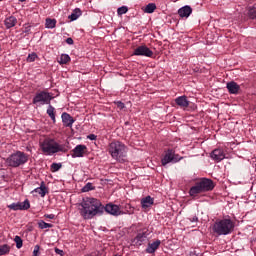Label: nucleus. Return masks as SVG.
<instances>
[{"label":"nucleus","instance_id":"obj_8","mask_svg":"<svg viewBox=\"0 0 256 256\" xmlns=\"http://www.w3.org/2000/svg\"><path fill=\"white\" fill-rule=\"evenodd\" d=\"M30 208L31 203L29 202V199L8 205V209H11L12 211H27Z\"/></svg>","mask_w":256,"mask_h":256},{"label":"nucleus","instance_id":"obj_9","mask_svg":"<svg viewBox=\"0 0 256 256\" xmlns=\"http://www.w3.org/2000/svg\"><path fill=\"white\" fill-rule=\"evenodd\" d=\"M132 55L136 57H153V52L146 45H141L134 49Z\"/></svg>","mask_w":256,"mask_h":256},{"label":"nucleus","instance_id":"obj_26","mask_svg":"<svg viewBox=\"0 0 256 256\" xmlns=\"http://www.w3.org/2000/svg\"><path fill=\"white\" fill-rule=\"evenodd\" d=\"M45 27L46 29H55V27H57V20L46 18Z\"/></svg>","mask_w":256,"mask_h":256},{"label":"nucleus","instance_id":"obj_39","mask_svg":"<svg viewBox=\"0 0 256 256\" xmlns=\"http://www.w3.org/2000/svg\"><path fill=\"white\" fill-rule=\"evenodd\" d=\"M188 220L190 221V223H199V217H197L196 215L188 218Z\"/></svg>","mask_w":256,"mask_h":256},{"label":"nucleus","instance_id":"obj_25","mask_svg":"<svg viewBox=\"0 0 256 256\" xmlns=\"http://www.w3.org/2000/svg\"><path fill=\"white\" fill-rule=\"evenodd\" d=\"M46 113L50 117L53 123H57V119L55 118V107H53L51 104L48 105Z\"/></svg>","mask_w":256,"mask_h":256},{"label":"nucleus","instance_id":"obj_20","mask_svg":"<svg viewBox=\"0 0 256 256\" xmlns=\"http://www.w3.org/2000/svg\"><path fill=\"white\" fill-rule=\"evenodd\" d=\"M155 203V200L151 196H146L141 199L142 209H149Z\"/></svg>","mask_w":256,"mask_h":256},{"label":"nucleus","instance_id":"obj_30","mask_svg":"<svg viewBox=\"0 0 256 256\" xmlns=\"http://www.w3.org/2000/svg\"><path fill=\"white\" fill-rule=\"evenodd\" d=\"M155 9H157V5L155 3H149L146 5L144 13H155Z\"/></svg>","mask_w":256,"mask_h":256},{"label":"nucleus","instance_id":"obj_38","mask_svg":"<svg viewBox=\"0 0 256 256\" xmlns=\"http://www.w3.org/2000/svg\"><path fill=\"white\" fill-rule=\"evenodd\" d=\"M31 24H24L23 26V33H30L31 32Z\"/></svg>","mask_w":256,"mask_h":256},{"label":"nucleus","instance_id":"obj_42","mask_svg":"<svg viewBox=\"0 0 256 256\" xmlns=\"http://www.w3.org/2000/svg\"><path fill=\"white\" fill-rule=\"evenodd\" d=\"M55 253H56L57 255H61V256L64 255L63 250H61V249H59V248H55Z\"/></svg>","mask_w":256,"mask_h":256},{"label":"nucleus","instance_id":"obj_47","mask_svg":"<svg viewBox=\"0 0 256 256\" xmlns=\"http://www.w3.org/2000/svg\"><path fill=\"white\" fill-rule=\"evenodd\" d=\"M0 145H1V142H0Z\"/></svg>","mask_w":256,"mask_h":256},{"label":"nucleus","instance_id":"obj_22","mask_svg":"<svg viewBox=\"0 0 256 256\" xmlns=\"http://www.w3.org/2000/svg\"><path fill=\"white\" fill-rule=\"evenodd\" d=\"M4 25L6 29H11L12 27H15L17 25V18L15 16H10L5 19Z\"/></svg>","mask_w":256,"mask_h":256},{"label":"nucleus","instance_id":"obj_2","mask_svg":"<svg viewBox=\"0 0 256 256\" xmlns=\"http://www.w3.org/2000/svg\"><path fill=\"white\" fill-rule=\"evenodd\" d=\"M108 153L118 163H125L127 161V146L121 141H112L108 145Z\"/></svg>","mask_w":256,"mask_h":256},{"label":"nucleus","instance_id":"obj_43","mask_svg":"<svg viewBox=\"0 0 256 256\" xmlns=\"http://www.w3.org/2000/svg\"><path fill=\"white\" fill-rule=\"evenodd\" d=\"M66 43H67V45H73V43H74L73 38H71V37L67 38Z\"/></svg>","mask_w":256,"mask_h":256},{"label":"nucleus","instance_id":"obj_41","mask_svg":"<svg viewBox=\"0 0 256 256\" xmlns=\"http://www.w3.org/2000/svg\"><path fill=\"white\" fill-rule=\"evenodd\" d=\"M116 104H117L118 109H125V103L118 101Z\"/></svg>","mask_w":256,"mask_h":256},{"label":"nucleus","instance_id":"obj_29","mask_svg":"<svg viewBox=\"0 0 256 256\" xmlns=\"http://www.w3.org/2000/svg\"><path fill=\"white\" fill-rule=\"evenodd\" d=\"M69 61H71V57L69 56V54H62L60 56V59L58 60V63L60 65H67V63H69Z\"/></svg>","mask_w":256,"mask_h":256},{"label":"nucleus","instance_id":"obj_1","mask_svg":"<svg viewBox=\"0 0 256 256\" xmlns=\"http://www.w3.org/2000/svg\"><path fill=\"white\" fill-rule=\"evenodd\" d=\"M80 215L83 219H93L105 212V206L96 198H86L80 203Z\"/></svg>","mask_w":256,"mask_h":256},{"label":"nucleus","instance_id":"obj_24","mask_svg":"<svg viewBox=\"0 0 256 256\" xmlns=\"http://www.w3.org/2000/svg\"><path fill=\"white\" fill-rule=\"evenodd\" d=\"M81 15H83V13L81 12V9L76 8L73 10L71 15L68 16V19H70V21H77L79 17H81Z\"/></svg>","mask_w":256,"mask_h":256},{"label":"nucleus","instance_id":"obj_44","mask_svg":"<svg viewBox=\"0 0 256 256\" xmlns=\"http://www.w3.org/2000/svg\"><path fill=\"white\" fill-rule=\"evenodd\" d=\"M46 219H55V214H45Z\"/></svg>","mask_w":256,"mask_h":256},{"label":"nucleus","instance_id":"obj_5","mask_svg":"<svg viewBox=\"0 0 256 256\" xmlns=\"http://www.w3.org/2000/svg\"><path fill=\"white\" fill-rule=\"evenodd\" d=\"M27 161H29V155L21 151H16L6 159L8 167L14 168L21 167V165H25Z\"/></svg>","mask_w":256,"mask_h":256},{"label":"nucleus","instance_id":"obj_37","mask_svg":"<svg viewBox=\"0 0 256 256\" xmlns=\"http://www.w3.org/2000/svg\"><path fill=\"white\" fill-rule=\"evenodd\" d=\"M35 59H37V53H32V54H29L26 61L28 63H33V61H35Z\"/></svg>","mask_w":256,"mask_h":256},{"label":"nucleus","instance_id":"obj_4","mask_svg":"<svg viewBox=\"0 0 256 256\" xmlns=\"http://www.w3.org/2000/svg\"><path fill=\"white\" fill-rule=\"evenodd\" d=\"M235 229V223L229 218L218 220L213 225L216 235H231Z\"/></svg>","mask_w":256,"mask_h":256},{"label":"nucleus","instance_id":"obj_32","mask_svg":"<svg viewBox=\"0 0 256 256\" xmlns=\"http://www.w3.org/2000/svg\"><path fill=\"white\" fill-rule=\"evenodd\" d=\"M38 227L40 229H51L53 227V224L41 220L40 222H38Z\"/></svg>","mask_w":256,"mask_h":256},{"label":"nucleus","instance_id":"obj_18","mask_svg":"<svg viewBox=\"0 0 256 256\" xmlns=\"http://www.w3.org/2000/svg\"><path fill=\"white\" fill-rule=\"evenodd\" d=\"M204 193L201 185L196 182L194 186H192L189 190L190 197H197L199 194Z\"/></svg>","mask_w":256,"mask_h":256},{"label":"nucleus","instance_id":"obj_27","mask_svg":"<svg viewBox=\"0 0 256 256\" xmlns=\"http://www.w3.org/2000/svg\"><path fill=\"white\" fill-rule=\"evenodd\" d=\"M248 17L249 19H252L256 21V4H253L252 6H249L248 8Z\"/></svg>","mask_w":256,"mask_h":256},{"label":"nucleus","instance_id":"obj_23","mask_svg":"<svg viewBox=\"0 0 256 256\" xmlns=\"http://www.w3.org/2000/svg\"><path fill=\"white\" fill-rule=\"evenodd\" d=\"M161 245V240H156L153 243H150V245H148V247L146 248V253H155V251H157V249H159V246Z\"/></svg>","mask_w":256,"mask_h":256},{"label":"nucleus","instance_id":"obj_28","mask_svg":"<svg viewBox=\"0 0 256 256\" xmlns=\"http://www.w3.org/2000/svg\"><path fill=\"white\" fill-rule=\"evenodd\" d=\"M10 251L11 246H9L8 244L0 245V256L9 255Z\"/></svg>","mask_w":256,"mask_h":256},{"label":"nucleus","instance_id":"obj_21","mask_svg":"<svg viewBox=\"0 0 256 256\" xmlns=\"http://www.w3.org/2000/svg\"><path fill=\"white\" fill-rule=\"evenodd\" d=\"M176 105L178 107H182L183 109L189 107V100H187V96H180L175 99Z\"/></svg>","mask_w":256,"mask_h":256},{"label":"nucleus","instance_id":"obj_6","mask_svg":"<svg viewBox=\"0 0 256 256\" xmlns=\"http://www.w3.org/2000/svg\"><path fill=\"white\" fill-rule=\"evenodd\" d=\"M51 101H53V94L47 91H40L35 94L32 103L33 105H51Z\"/></svg>","mask_w":256,"mask_h":256},{"label":"nucleus","instance_id":"obj_3","mask_svg":"<svg viewBox=\"0 0 256 256\" xmlns=\"http://www.w3.org/2000/svg\"><path fill=\"white\" fill-rule=\"evenodd\" d=\"M40 147L46 155H55V153H67L69 148L65 145H60L59 143L55 142L53 139H45L41 144Z\"/></svg>","mask_w":256,"mask_h":256},{"label":"nucleus","instance_id":"obj_19","mask_svg":"<svg viewBox=\"0 0 256 256\" xmlns=\"http://www.w3.org/2000/svg\"><path fill=\"white\" fill-rule=\"evenodd\" d=\"M33 193H38L40 197H45V195L49 193V188L45 186V182H41L40 187H37L36 189H34Z\"/></svg>","mask_w":256,"mask_h":256},{"label":"nucleus","instance_id":"obj_12","mask_svg":"<svg viewBox=\"0 0 256 256\" xmlns=\"http://www.w3.org/2000/svg\"><path fill=\"white\" fill-rule=\"evenodd\" d=\"M104 211H106V213H108L109 215H113L114 217H119V215H123V212H121V208L113 203L105 205Z\"/></svg>","mask_w":256,"mask_h":256},{"label":"nucleus","instance_id":"obj_31","mask_svg":"<svg viewBox=\"0 0 256 256\" xmlns=\"http://www.w3.org/2000/svg\"><path fill=\"white\" fill-rule=\"evenodd\" d=\"M82 193H89V191H95L93 183L88 182L82 189Z\"/></svg>","mask_w":256,"mask_h":256},{"label":"nucleus","instance_id":"obj_15","mask_svg":"<svg viewBox=\"0 0 256 256\" xmlns=\"http://www.w3.org/2000/svg\"><path fill=\"white\" fill-rule=\"evenodd\" d=\"M147 237H149V230L143 229L134 238V243H136L138 246H141Z\"/></svg>","mask_w":256,"mask_h":256},{"label":"nucleus","instance_id":"obj_36","mask_svg":"<svg viewBox=\"0 0 256 256\" xmlns=\"http://www.w3.org/2000/svg\"><path fill=\"white\" fill-rule=\"evenodd\" d=\"M40 251H41V246L35 245L32 256H40L41 255Z\"/></svg>","mask_w":256,"mask_h":256},{"label":"nucleus","instance_id":"obj_16","mask_svg":"<svg viewBox=\"0 0 256 256\" xmlns=\"http://www.w3.org/2000/svg\"><path fill=\"white\" fill-rule=\"evenodd\" d=\"M62 123L64 127H73L75 119L67 112L62 113L61 115Z\"/></svg>","mask_w":256,"mask_h":256},{"label":"nucleus","instance_id":"obj_33","mask_svg":"<svg viewBox=\"0 0 256 256\" xmlns=\"http://www.w3.org/2000/svg\"><path fill=\"white\" fill-rule=\"evenodd\" d=\"M62 167H63V164H61V163H52L51 171H52V173H57V171H59V169H61Z\"/></svg>","mask_w":256,"mask_h":256},{"label":"nucleus","instance_id":"obj_35","mask_svg":"<svg viewBox=\"0 0 256 256\" xmlns=\"http://www.w3.org/2000/svg\"><path fill=\"white\" fill-rule=\"evenodd\" d=\"M127 11H129V8H127V6H121L117 9L118 15H125Z\"/></svg>","mask_w":256,"mask_h":256},{"label":"nucleus","instance_id":"obj_7","mask_svg":"<svg viewBox=\"0 0 256 256\" xmlns=\"http://www.w3.org/2000/svg\"><path fill=\"white\" fill-rule=\"evenodd\" d=\"M181 159H183V157L179 156V154H175V150L168 149L164 157L161 159V163L163 167H165L168 163H179Z\"/></svg>","mask_w":256,"mask_h":256},{"label":"nucleus","instance_id":"obj_14","mask_svg":"<svg viewBox=\"0 0 256 256\" xmlns=\"http://www.w3.org/2000/svg\"><path fill=\"white\" fill-rule=\"evenodd\" d=\"M226 89L230 95H239L241 93V86L235 81L227 82Z\"/></svg>","mask_w":256,"mask_h":256},{"label":"nucleus","instance_id":"obj_13","mask_svg":"<svg viewBox=\"0 0 256 256\" xmlns=\"http://www.w3.org/2000/svg\"><path fill=\"white\" fill-rule=\"evenodd\" d=\"M210 157L213 161H216V163H221V161L225 159V151L221 148H216L210 153Z\"/></svg>","mask_w":256,"mask_h":256},{"label":"nucleus","instance_id":"obj_40","mask_svg":"<svg viewBox=\"0 0 256 256\" xmlns=\"http://www.w3.org/2000/svg\"><path fill=\"white\" fill-rule=\"evenodd\" d=\"M87 139H90V141H95V140H97V135H95V134H89V135L87 136Z\"/></svg>","mask_w":256,"mask_h":256},{"label":"nucleus","instance_id":"obj_46","mask_svg":"<svg viewBox=\"0 0 256 256\" xmlns=\"http://www.w3.org/2000/svg\"><path fill=\"white\" fill-rule=\"evenodd\" d=\"M193 227H197V224H194Z\"/></svg>","mask_w":256,"mask_h":256},{"label":"nucleus","instance_id":"obj_34","mask_svg":"<svg viewBox=\"0 0 256 256\" xmlns=\"http://www.w3.org/2000/svg\"><path fill=\"white\" fill-rule=\"evenodd\" d=\"M14 241L16 243L17 249H21L23 247V239L20 236H15Z\"/></svg>","mask_w":256,"mask_h":256},{"label":"nucleus","instance_id":"obj_10","mask_svg":"<svg viewBox=\"0 0 256 256\" xmlns=\"http://www.w3.org/2000/svg\"><path fill=\"white\" fill-rule=\"evenodd\" d=\"M198 185H200L204 193H207V191H213V189H215V183L209 178H201L198 181Z\"/></svg>","mask_w":256,"mask_h":256},{"label":"nucleus","instance_id":"obj_11","mask_svg":"<svg viewBox=\"0 0 256 256\" xmlns=\"http://www.w3.org/2000/svg\"><path fill=\"white\" fill-rule=\"evenodd\" d=\"M87 155V146L83 144H78L71 153V157L73 159H77L79 157H85Z\"/></svg>","mask_w":256,"mask_h":256},{"label":"nucleus","instance_id":"obj_17","mask_svg":"<svg viewBox=\"0 0 256 256\" xmlns=\"http://www.w3.org/2000/svg\"><path fill=\"white\" fill-rule=\"evenodd\" d=\"M191 13H193V9L189 5L183 6L182 8H180L178 10V15L182 19H183V17H185L187 19V17H189V15H191Z\"/></svg>","mask_w":256,"mask_h":256},{"label":"nucleus","instance_id":"obj_45","mask_svg":"<svg viewBox=\"0 0 256 256\" xmlns=\"http://www.w3.org/2000/svg\"><path fill=\"white\" fill-rule=\"evenodd\" d=\"M21 3L25 2L26 0H19Z\"/></svg>","mask_w":256,"mask_h":256}]
</instances>
